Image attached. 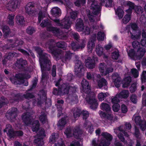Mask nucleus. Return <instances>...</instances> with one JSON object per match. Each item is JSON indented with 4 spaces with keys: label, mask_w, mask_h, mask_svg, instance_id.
I'll return each mask as SVG.
<instances>
[{
    "label": "nucleus",
    "mask_w": 146,
    "mask_h": 146,
    "mask_svg": "<svg viewBox=\"0 0 146 146\" xmlns=\"http://www.w3.org/2000/svg\"><path fill=\"white\" fill-rule=\"evenodd\" d=\"M59 9V8L57 7L53 8L51 9V12L52 15L53 17L56 18L52 19V20L56 23V25L57 26L60 27L62 29H66L68 30V31H70V29H71L70 28L72 23L70 21L69 17H65L61 21L59 19H57L60 15Z\"/></svg>",
    "instance_id": "nucleus-1"
},
{
    "label": "nucleus",
    "mask_w": 146,
    "mask_h": 146,
    "mask_svg": "<svg viewBox=\"0 0 146 146\" xmlns=\"http://www.w3.org/2000/svg\"><path fill=\"white\" fill-rule=\"evenodd\" d=\"M47 44L48 45V51L52 54L54 58L56 60H58L60 58V54L62 51L56 48L54 40L52 39L49 40Z\"/></svg>",
    "instance_id": "nucleus-2"
},
{
    "label": "nucleus",
    "mask_w": 146,
    "mask_h": 146,
    "mask_svg": "<svg viewBox=\"0 0 146 146\" xmlns=\"http://www.w3.org/2000/svg\"><path fill=\"white\" fill-rule=\"evenodd\" d=\"M41 9V7L40 6V3H36L33 1L29 2L27 3L25 8L26 13L29 15H32L37 12V9Z\"/></svg>",
    "instance_id": "nucleus-3"
},
{
    "label": "nucleus",
    "mask_w": 146,
    "mask_h": 146,
    "mask_svg": "<svg viewBox=\"0 0 146 146\" xmlns=\"http://www.w3.org/2000/svg\"><path fill=\"white\" fill-rule=\"evenodd\" d=\"M146 52L145 49L144 48L139 47L136 53L134 49H131L129 50L128 54L131 59H134L135 57L137 59L140 60L144 56Z\"/></svg>",
    "instance_id": "nucleus-4"
},
{
    "label": "nucleus",
    "mask_w": 146,
    "mask_h": 146,
    "mask_svg": "<svg viewBox=\"0 0 146 146\" xmlns=\"http://www.w3.org/2000/svg\"><path fill=\"white\" fill-rule=\"evenodd\" d=\"M35 48L39 56L40 64L46 63H47V64H50L51 62L48 58V54L45 53H43L41 48L38 46H36Z\"/></svg>",
    "instance_id": "nucleus-5"
},
{
    "label": "nucleus",
    "mask_w": 146,
    "mask_h": 146,
    "mask_svg": "<svg viewBox=\"0 0 146 146\" xmlns=\"http://www.w3.org/2000/svg\"><path fill=\"white\" fill-rule=\"evenodd\" d=\"M40 66L42 73L41 81L42 82L44 83L47 80L48 74L46 71H49L50 70L51 62H50V64H47V63H46L44 64H41Z\"/></svg>",
    "instance_id": "nucleus-6"
},
{
    "label": "nucleus",
    "mask_w": 146,
    "mask_h": 146,
    "mask_svg": "<svg viewBox=\"0 0 146 146\" xmlns=\"http://www.w3.org/2000/svg\"><path fill=\"white\" fill-rule=\"evenodd\" d=\"M45 136L44 130H41L38 132L35 136V139L34 140L33 142L35 145L37 146H42L44 144L43 139Z\"/></svg>",
    "instance_id": "nucleus-7"
},
{
    "label": "nucleus",
    "mask_w": 146,
    "mask_h": 146,
    "mask_svg": "<svg viewBox=\"0 0 146 146\" xmlns=\"http://www.w3.org/2000/svg\"><path fill=\"white\" fill-rule=\"evenodd\" d=\"M82 92L89 96V94L91 91V87L89 85V82L86 80L83 79L81 82Z\"/></svg>",
    "instance_id": "nucleus-8"
},
{
    "label": "nucleus",
    "mask_w": 146,
    "mask_h": 146,
    "mask_svg": "<svg viewBox=\"0 0 146 146\" xmlns=\"http://www.w3.org/2000/svg\"><path fill=\"white\" fill-rule=\"evenodd\" d=\"M90 9L95 14L98 15L100 13L101 7L100 3L98 1H94L91 3Z\"/></svg>",
    "instance_id": "nucleus-9"
},
{
    "label": "nucleus",
    "mask_w": 146,
    "mask_h": 146,
    "mask_svg": "<svg viewBox=\"0 0 146 146\" xmlns=\"http://www.w3.org/2000/svg\"><path fill=\"white\" fill-rule=\"evenodd\" d=\"M135 121L137 125H139L141 130L144 131L146 129V122L144 120H142L141 116H137L135 117Z\"/></svg>",
    "instance_id": "nucleus-10"
},
{
    "label": "nucleus",
    "mask_w": 146,
    "mask_h": 146,
    "mask_svg": "<svg viewBox=\"0 0 146 146\" xmlns=\"http://www.w3.org/2000/svg\"><path fill=\"white\" fill-rule=\"evenodd\" d=\"M85 41L83 40L81 43L79 44L78 43L72 41L70 44L71 49L74 51H78L79 49H82L85 46Z\"/></svg>",
    "instance_id": "nucleus-11"
},
{
    "label": "nucleus",
    "mask_w": 146,
    "mask_h": 146,
    "mask_svg": "<svg viewBox=\"0 0 146 146\" xmlns=\"http://www.w3.org/2000/svg\"><path fill=\"white\" fill-rule=\"evenodd\" d=\"M7 3H8L7 9L10 11H13L17 7V5L20 4V3L18 0H10L9 2L6 0Z\"/></svg>",
    "instance_id": "nucleus-12"
},
{
    "label": "nucleus",
    "mask_w": 146,
    "mask_h": 146,
    "mask_svg": "<svg viewBox=\"0 0 146 146\" xmlns=\"http://www.w3.org/2000/svg\"><path fill=\"white\" fill-rule=\"evenodd\" d=\"M75 64L74 68V72L76 75H78L81 73L84 69V64L79 60H76L75 62Z\"/></svg>",
    "instance_id": "nucleus-13"
},
{
    "label": "nucleus",
    "mask_w": 146,
    "mask_h": 146,
    "mask_svg": "<svg viewBox=\"0 0 146 146\" xmlns=\"http://www.w3.org/2000/svg\"><path fill=\"white\" fill-rule=\"evenodd\" d=\"M62 96L68 94L69 93V84L68 83H64L59 86Z\"/></svg>",
    "instance_id": "nucleus-14"
},
{
    "label": "nucleus",
    "mask_w": 146,
    "mask_h": 146,
    "mask_svg": "<svg viewBox=\"0 0 146 146\" xmlns=\"http://www.w3.org/2000/svg\"><path fill=\"white\" fill-rule=\"evenodd\" d=\"M3 131L4 132H7L8 131L7 134L10 138H14L15 137V131L14 130L10 125L7 124Z\"/></svg>",
    "instance_id": "nucleus-15"
},
{
    "label": "nucleus",
    "mask_w": 146,
    "mask_h": 146,
    "mask_svg": "<svg viewBox=\"0 0 146 146\" xmlns=\"http://www.w3.org/2000/svg\"><path fill=\"white\" fill-rule=\"evenodd\" d=\"M22 119L23 122L26 125L30 124L32 122L31 114L29 112L24 113L22 116Z\"/></svg>",
    "instance_id": "nucleus-16"
},
{
    "label": "nucleus",
    "mask_w": 146,
    "mask_h": 146,
    "mask_svg": "<svg viewBox=\"0 0 146 146\" xmlns=\"http://www.w3.org/2000/svg\"><path fill=\"white\" fill-rule=\"evenodd\" d=\"M112 78L115 86L117 88L119 87L120 86L121 78L119 76L118 74L117 73L113 74L112 75Z\"/></svg>",
    "instance_id": "nucleus-17"
},
{
    "label": "nucleus",
    "mask_w": 146,
    "mask_h": 146,
    "mask_svg": "<svg viewBox=\"0 0 146 146\" xmlns=\"http://www.w3.org/2000/svg\"><path fill=\"white\" fill-rule=\"evenodd\" d=\"M85 66L88 68L91 69L95 67L96 63L94 59L91 58L90 57H88L86 60Z\"/></svg>",
    "instance_id": "nucleus-18"
},
{
    "label": "nucleus",
    "mask_w": 146,
    "mask_h": 146,
    "mask_svg": "<svg viewBox=\"0 0 146 146\" xmlns=\"http://www.w3.org/2000/svg\"><path fill=\"white\" fill-rule=\"evenodd\" d=\"M46 29L52 33L56 36H60L62 33L61 30L56 27L50 26L47 27Z\"/></svg>",
    "instance_id": "nucleus-19"
},
{
    "label": "nucleus",
    "mask_w": 146,
    "mask_h": 146,
    "mask_svg": "<svg viewBox=\"0 0 146 146\" xmlns=\"http://www.w3.org/2000/svg\"><path fill=\"white\" fill-rule=\"evenodd\" d=\"M17 108L15 107H12L11 110L8 111L7 113L10 119L13 120L16 117L17 115Z\"/></svg>",
    "instance_id": "nucleus-20"
},
{
    "label": "nucleus",
    "mask_w": 146,
    "mask_h": 146,
    "mask_svg": "<svg viewBox=\"0 0 146 146\" xmlns=\"http://www.w3.org/2000/svg\"><path fill=\"white\" fill-rule=\"evenodd\" d=\"M27 64V61L23 58L18 59L16 61V66L19 69L24 68Z\"/></svg>",
    "instance_id": "nucleus-21"
},
{
    "label": "nucleus",
    "mask_w": 146,
    "mask_h": 146,
    "mask_svg": "<svg viewBox=\"0 0 146 146\" xmlns=\"http://www.w3.org/2000/svg\"><path fill=\"white\" fill-rule=\"evenodd\" d=\"M84 23L83 20L80 18L77 19L75 25L76 29L78 31H82L84 30Z\"/></svg>",
    "instance_id": "nucleus-22"
},
{
    "label": "nucleus",
    "mask_w": 146,
    "mask_h": 146,
    "mask_svg": "<svg viewBox=\"0 0 146 146\" xmlns=\"http://www.w3.org/2000/svg\"><path fill=\"white\" fill-rule=\"evenodd\" d=\"M87 102L90 105V108L93 110L96 109L98 106V104L96 100L94 98H89Z\"/></svg>",
    "instance_id": "nucleus-23"
},
{
    "label": "nucleus",
    "mask_w": 146,
    "mask_h": 146,
    "mask_svg": "<svg viewBox=\"0 0 146 146\" xmlns=\"http://www.w3.org/2000/svg\"><path fill=\"white\" fill-rule=\"evenodd\" d=\"M72 53L70 50L65 52L64 55L60 57V59L62 62L65 63L69 61L72 57Z\"/></svg>",
    "instance_id": "nucleus-24"
},
{
    "label": "nucleus",
    "mask_w": 146,
    "mask_h": 146,
    "mask_svg": "<svg viewBox=\"0 0 146 146\" xmlns=\"http://www.w3.org/2000/svg\"><path fill=\"white\" fill-rule=\"evenodd\" d=\"M96 41V37L92 38L90 41H89L88 43L87 47L88 50L89 52L91 53L93 49L95 46V42Z\"/></svg>",
    "instance_id": "nucleus-25"
},
{
    "label": "nucleus",
    "mask_w": 146,
    "mask_h": 146,
    "mask_svg": "<svg viewBox=\"0 0 146 146\" xmlns=\"http://www.w3.org/2000/svg\"><path fill=\"white\" fill-rule=\"evenodd\" d=\"M82 133V131L80 129L79 127L76 126L74 128L73 135L77 139H80Z\"/></svg>",
    "instance_id": "nucleus-26"
},
{
    "label": "nucleus",
    "mask_w": 146,
    "mask_h": 146,
    "mask_svg": "<svg viewBox=\"0 0 146 146\" xmlns=\"http://www.w3.org/2000/svg\"><path fill=\"white\" fill-rule=\"evenodd\" d=\"M16 21L18 24L21 26H25V21L23 16L19 15H17L16 17Z\"/></svg>",
    "instance_id": "nucleus-27"
},
{
    "label": "nucleus",
    "mask_w": 146,
    "mask_h": 146,
    "mask_svg": "<svg viewBox=\"0 0 146 146\" xmlns=\"http://www.w3.org/2000/svg\"><path fill=\"white\" fill-rule=\"evenodd\" d=\"M39 119L40 122L44 124L47 121V115L45 111H42L39 116Z\"/></svg>",
    "instance_id": "nucleus-28"
},
{
    "label": "nucleus",
    "mask_w": 146,
    "mask_h": 146,
    "mask_svg": "<svg viewBox=\"0 0 146 146\" xmlns=\"http://www.w3.org/2000/svg\"><path fill=\"white\" fill-rule=\"evenodd\" d=\"M131 81V78L130 76H127L124 78L122 81L123 84L122 87L123 88L128 87L130 84Z\"/></svg>",
    "instance_id": "nucleus-29"
},
{
    "label": "nucleus",
    "mask_w": 146,
    "mask_h": 146,
    "mask_svg": "<svg viewBox=\"0 0 146 146\" xmlns=\"http://www.w3.org/2000/svg\"><path fill=\"white\" fill-rule=\"evenodd\" d=\"M74 118L79 117L81 114V110L77 107H74L72 110Z\"/></svg>",
    "instance_id": "nucleus-30"
},
{
    "label": "nucleus",
    "mask_w": 146,
    "mask_h": 146,
    "mask_svg": "<svg viewBox=\"0 0 146 146\" xmlns=\"http://www.w3.org/2000/svg\"><path fill=\"white\" fill-rule=\"evenodd\" d=\"M22 94L20 93H17L15 94L14 93H12L11 94L12 96L14 97V100L17 102H19V101H21L23 100L24 98L23 94L22 95Z\"/></svg>",
    "instance_id": "nucleus-31"
},
{
    "label": "nucleus",
    "mask_w": 146,
    "mask_h": 146,
    "mask_svg": "<svg viewBox=\"0 0 146 146\" xmlns=\"http://www.w3.org/2000/svg\"><path fill=\"white\" fill-rule=\"evenodd\" d=\"M102 135L106 139L104 141L107 143H109L110 145V141L113 139L112 135L107 132H103L102 133Z\"/></svg>",
    "instance_id": "nucleus-32"
},
{
    "label": "nucleus",
    "mask_w": 146,
    "mask_h": 146,
    "mask_svg": "<svg viewBox=\"0 0 146 146\" xmlns=\"http://www.w3.org/2000/svg\"><path fill=\"white\" fill-rule=\"evenodd\" d=\"M97 83L98 86L100 88H102L103 87H105L107 86L108 84L107 80L103 78L98 80Z\"/></svg>",
    "instance_id": "nucleus-33"
},
{
    "label": "nucleus",
    "mask_w": 146,
    "mask_h": 146,
    "mask_svg": "<svg viewBox=\"0 0 146 146\" xmlns=\"http://www.w3.org/2000/svg\"><path fill=\"white\" fill-rule=\"evenodd\" d=\"M2 31L3 33L4 37H7L11 33L10 29L9 27L6 25H4L1 27Z\"/></svg>",
    "instance_id": "nucleus-34"
},
{
    "label": "nucleus",
    "mask_w": 146,
    "mask_h": 146,
    "mask_svg": "<svg viewBox=\"0 0 146 146\" xmlns=\"http://www.w3.org/2000/svg\"><path fill=\"white\" fill-rule=\"evenodd\" d=\"M16 78H17V80H14V82L15 84H17V81H19L20 82L24 81V80H25L24 73L19 74L16 75Z\"/></svg>",
    "instance_id": "nucleus-35"
},
{
    "label": "nucleus",
    "mask_w": 146,
    "mask_h": 146,
    "mask_svg": "<svg viewBox=\"0 0 146 146\" xmlns=\"http://www.w3.org/2000/svg\"><path fill=\"white\" fill-rule=\"evenodd\" d=\"M101 109L103 111H105L109 113L111 111L110 105L105 103H102L100 105Z\"/></svg>",
    "instance_id": "nucleus-36"
},
{
    "label": "nucleus",
    "mask_w": 146,
    "mask_h": 146,
    "mask_svg": "<svg viewBox=\"0 0 146 146\" xmlns=\"http://www.w3.org/2000/svg\"><path fill=\"white\" fill-rule=\"evenodd\" d=\"M66 123V118H62L60 120L58 123L57 126L60 128V129H62L64 127Z\"/></svg>",
    "instance_id": "nucleus-37"
},
{
    "label": "nucleus",
    "mask_w": 146,
    "mask_h": 146,
    "mask_svg": "<svg viewBox=\"0 0 146 146\" xmlns=\"http://www.w3.org/2000/svg\"><path fill=\"white\" fill-rule=\"evenodd\" d=\"M129 93L128 90H123L118 94V97L120 98H127L129 96Z\"/></svg>",
    "instance_id": "nucleus-38"
},
{
    "label": "nucleus",
    "mask_w": 146,
    "mask_h": 146,
    "mask_svg": "<svg viewBox=\"0 0 146 146\" xmlns=\"http://www.w3.org/2000/svg\"><path fill=\"white\" fill-rule=\"evenodd\" d=\"M64 103V101L62 100H58L57 101V104L56 105L58 109V111L61 112L63 110L62 106Z\"/></svg>",
    "instance_id": "nucleus-39"
},
{
    "label": "nucleus",
    "mask_w": 146,
    "mask_h": 146,
    "mask_svg": "<svg viewBox=\"0 0 146 146\" xmlns=\"http://www.w3.org/2000/svg\"><path fill=\"white\" fill-rule=\"evenodd\" d=\"M56 46L58 48L62 49L63 50H66L67 45L64 42L60 41L57 42Z\"/></svg>",
    "instance_id": "nucleus-40"
},
{
    "label": "nucleus",
    "mask_w": 146,
    "mask_h": 146,
    "mask_svg": "<svg viewBox=\"0 0 146 146\" xmlns=\"http://www.w3.org/2000/svg\"><path fill=\"white\" fill-rule=\"evenodd\" d=\"M23 42L22 41H17L16 42L15 44H11L9 45V46H7L6 48L7 49H13V48L14 47V46H19V45H21L23 44Z\"/></svg>",
    "instance_id": "nucleus-41"
},
{
    "label": "nucleus",
    "mask_w": 146,
    "mask_h": 146,
    "mask_svg": "<svg viewBox=\"0 0 146 146\" xmlns=\"http://www.w3.org/2000/svg\"><path fill=\"white\" fill-rule=\"evenodd\" d=\"M96 51L98 55L100 56L104 54V49L101 45L98 44L96 46Z\"/></svg>",
    "instance_id": "nucleus-42"
},
{
    "label": "nucleus",
    "mask_w": 146,
    "mask_h": 146,
    "mask_svg": "<svg viewBox=\"0 0 146 146\" xmlns=\"http://www.w3.org/2000/svg\"><path fill=\"white\" fill-rule=\"evenodd\" d=\"M9 103V101L7 98L3 96L1 97L0 100V108L4 106L7 105Z\"/></svg>",
    "instance_id": "nucleus-43"
},
{
    "label": "nucleus",
    "mask_w": 146,
    "mask_h": 146,
    "mask_svg": "<svg viewBox=\"0 0 146 146\" xmlns=\"http://www.w3.org/2000/svg\"><path fill=\"white\" fill-rule=\"evenodd\" d=\"M15 15L14 14H9L8 16V23L10 25L13 26L14 25V19Z\"/></svg>",
    "instance_id": "nucleus-44"
},
{
    "label": "nucleus",
    "mask_w": 146,
    "mask_h": 146,
    "mask_svg": "<svg viewBox=\"0 0 146 146\" xmlns=\"http://www.w3.org/2000/svg\"><path fill=\"white\" fill-rule=\"evenodd\" d=\"M115 12L119 19H121L123 18L124 12L122 9L120 8H118L117 11H115Z\"/></svg>",
    "instance_id": "nucleus-45"
},
{
    "label": "nucleus",
    "mask_w": 146,
    "mask_h": 146,
    "mask_svg": "<svg viewBox=\"0 0 146 146\" xmlns=\"http://www.w3.org/2000/svg\"><path fill=\"white\" fill-rule=\"evenodd\" d=\"M41 9L42 8L41 7ZM42 9H37V10L39 11L38 13V23H40L43 19L45 17L44 15L43 14L42 11L41 10Z\"/></svg>",
    "instance_id": "nucleus-46"
},
{
    "label": "nucleus",
    "mask_w": 146,
    "mask_h": 146,
    "mask_svg": "<svg viewBox=\"0 0 146 146\" xmlns=\"http://www.w3.org/2000/svg\"><path fill=\"white\" fill-rule=\"evenodd\" d=\"M107 67V66L105 64L101 63L99 66V70L101 73L103 74Z\"/></svg>",
    "instance_id": "nucleus-47"
},
{
    "label": "nucleus",
    "mask_w": 146,
    "mask_h": 146,
    "mask_svg": "<svg viewBox=\"0 0 146 146\" xmlns=\"http://www.w3.org/2000/svg\"><path fill=\"white\" fill-rule=\"evenodd\" d=\"M36 32L35 29L33 27L29 26L26 30V33L28 34L31 35Z\"/></svg>",
    "instance_id": "nucleus-48"
},
{
    "label": "nucleus",
    "mask_w": 146,
    "mask_h": 146,
    "mask_svg": "<svg viewBox=\"0 0 146 146\" xmlns=\"http://www.w3.org/2000/svg\"><path fill=\"white\" fill-rule=\"evenodd\" d=\"M105 35L104 33L101 31L99 32L98 33L97 38L98 40L103 41L104 39Z\"/></svg>",
    "instance_id": "nucleus-49"
},
{
    "label": "nucleus",
    "mask_w": 146,
    "mask_h": 146,
    "mask_svg": "<svg viewBox=\"0 0 146 146\" xmlns=\"http://www.w3.org/2000/svg\"><path fill=\"white\" fill-rule=\"evenodd\" d=\"M23 97L26 99L29 100L34 98L35 96L33 93L28 92L25 94H24Z\"/></svg>",
    "instance_id": "nucleus-50"
},
{
    "label": "nucleus",
    "mask_w": 146,
    "mask_h": 146,
    "mask_svg": "<svg viewBox=\"0 0 146 146\" xmlns=\"http://www.w3.org/2000/svg\"><path fill=\"white\" fill-rule=\"evenodd\" d=\"M131 19V15L126 14L122 19L123 23L125 24L127 23Z\"/></svg>",
    "instance_id": "nucleus-51"
},
{
    "label": "nucleus",
    "mask_w": 146,
    "mask_h": 146,
    "mask_svg": "<svg viewBox=\"0 0 146 146\" xmlns=\"http://www.w3.org/2000/svg\"><path fill=\"white\" fill-rule=\"evenodd\" d=\"M118 97V95H117L115 96H112L111 97V102L112 104H118L119 102V100Z\"/></svg>",
    "instance_id": "nucleus-52"
},
{
    "label": "nucleus",
    "mask_w": 146,
    "mask_h": 146,
    "mask_svg": "<svg viewBox=\"0 0 146 146\" xmlns=\"http://www.w3.org/2000/svg\"><path fill=\"white\" fill-rule=\"evenodd\" d=\"M86 0H76L74 2V4L75 6L80 7L81 5H83L86 3Z\"/></svg>",
    "instance_id": "nucleus-53"
},
{
    "label": "nucleus",
    "mask_w": 146,
    "mask_h": 146,
    "mask_svg": "<svg viewBox=\"0 0 146 146\" xmlns=\"http://www.w3.org/2000/svg\"><path fill=\"white\" fill-rule=\"evenodd\" d=\"M134 10L137 14H140L143 12V8L140 6L136 5Z\"/></svg>",
    "instance_id": "nucleus-54"
},
{
    "label": "nucleus",
    "mask_w": 146,
    "mask_h": 146,
    "mask_svg": "<svg viewBox=\"0 0 146 146\" xmlns=\"http://www.w3.org/2000/svg\"><path fill=\"white\" fill-rule=\"evenodd\" d=\"M119 56V52L118 51H114L112 52L111 54L112 58L113 60H117Z\"/></svg>",
    "instance_id": "nucleus-55"
},
{
    "label": "nucleus",
    "mask_w": 146,
    "mask_h": 146,
    "mask_svg": "<svg viewBox=\"0 0 146 146\" xmlns=\"http://www.w3.org/2000/svg\"><path fill=\"white\" fill-rule=\"evenodd\" d=\"M126 4L129 6V8L132 10H134L136 5L135 4L129 1H128L125 2Z\"/></svg>",
    "instance_id": "nucleus-56"
},
{
    "label": "nucleus",
    "mask_w": 146,
    "mask_h": 146,
    "mask_svg": "<svg viewBox=\"0 0 146 146\" xmlns=\"http://www.w3.org/2000/svg\"><path fill=\"white\" fill-rule=\"evenodd\" d=\"M78 13V11H76L71 12L70 13V18L74 20H75L77 17Z\"/></svg>",
    "instance_id": "nucleus-57"
},
{
    "label": "nucleus",
    "mask_w": 146,
    "mask_h": 146,
    "mask_svg": "<svg viewBox=\"0 0 146 146\" xmlns=\"http://www.w3.org/2000/svg\"><path fill=\"white\" fill-rule=\"evenodd\" d=\"M107 96L106 93H99L98 95V98L100 101L104 100Z\"/></svg>",
    "instance_id": "nucleus-58"
},
{
    "label": "nucleus",
    "mask_w": 146,
    "mask_h": 146,
    "mask_svg": "<svg viewBox=\"0 0 146 146\" xmlns=\"http://www.w3.org/2000/svg\"><path fill=\"white\" fill-rule=\"evenodd\" d=\"M40 124L38 121L35 125L33 124L32 127V130L33 132H36L39 129Z\"/></svg>",
    "instance_id": "nucleus-59"
},
{
    "label": "nucleus",
    "mask_w": 146,
    "mask_h": 146,
    "mask_svg": "<svg viewBox=\"0 0 146 146\" xmlns=\"http://www.w3.org/2000/svg\"><path fill=\"white\" fill-rule=\"evenodd\" d=\"M50 23L48 22V19H45L43 20L40 24V26L42 27H44L50 25Z\"/></svg>",
    "instance_id": "nucleus-60"
},
{
    "label": "nucleus",
    "mask_w": 146,
    "mask_h": 146,
    "mask_svg": "<svg viewBox=\"0 0 146 146\" xmlns=\"http://www.w3.org/2000/svg\"><path fill=\"white\" fill-rule=\"evenodd\" d=\"M64 133L67 136V137H72V130L70 128H68L66 129Z\"/></svg>",
    "instance_id": "nucleus-61"
},
{
    "label": "nucleus",
    "mask_w": 146,
    "mask_h": 146,
    "mask_svg": "<svg viewBox=\"0 0 146 146\" xmlns=\"http://www.w3.org/2000/svg\"><path fill=\"white\" fill-rule=\"evenodd\" d=\"M18 50L25 56L26 58H28L29 57L30 54L29 52H28L27 51L21 48H19Z\"/></svg>",
    "instance_id": "nucleus-62"
},
{
    "label": "nucleus",
    "mask_w": 146,
    "mask_h": 146,
    "mask_svg": "<svg viewBox=\"0 0 146 146\" xmlns=\"http://www.w3.org/2000/svg\"><path fill=\"white\" fill-rule=\"evenodd\" d=\"M81 114L83 115V119H86L89 116V113L88 111L83 110L81 111Z\"/></svg>",
    "instance_id": "nucleus-63"
},
{
    "label": "nucleus",
    "mask_w": 146,
    "mask_h": 146,
    "mask_svg": "<svg viewBox=\"0 0 146 146\" xmlns=\"http://www.w3.org/2000/svg\"><path fill=\"white\" fill-rule=\"evenodd\" d=\"M130 100L133 103L136 104L137 102V97L135 94H132L130 96Z\"/></svg>",
    "instance_id": "nucleus-64"
}]
</instances>
